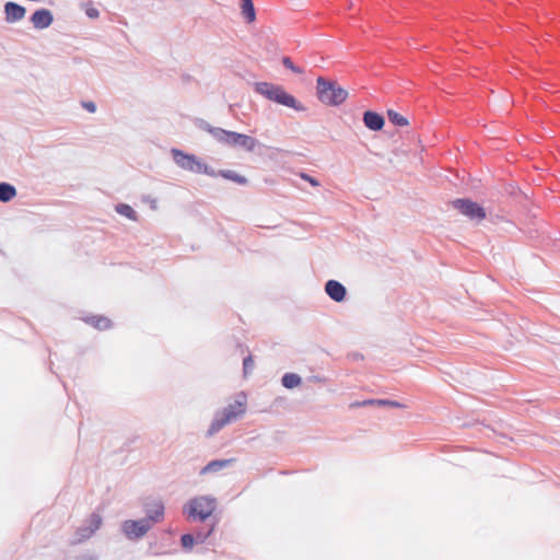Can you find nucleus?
Instances as JSON below:
<instances>
[{
	"label": "nucleus",
	"mask_w": 560,
	"mask_h": 560,
	"mask_svg": "<svg viewBox=\"0 0 560 560\" xmlns=\"http://www.w3.org/2000/svg\"><path fill=\"white\" fill-rule=\"evenodd\" d=\"M194 124L198 129L208 132L215 141L226 147L241 148L246 152H254L260 144L254 137L226 130L221 127H213L202 118H196Z\"/></svg>",
	"instance_id": "obj_1"
},
{
	"label": "nucleus",
	"mask_w": 560,
	"mask_h": 560,
	"mask_svg": "<svg viewBox=\"0 0 560 560\" xmlns=\"http://www.w3.org/2000/svg\"><path fill=\"white\" fill-rule=\"evenodd\" d=\"M254 91L270 102L292 108L296 112H305L306 107L292 94L288 93L282 85L271 82H255Z\"/></svg>",
	"instance_id": "obj_2"
},
{
	"label": "nucleus",
	"mask_w": 560,
	"mask_h": 560,
	"mask_svg": "<svg viewBox=\"0 0 560 560\" xmlns=\"http://www.w3.org/2000/svg\"><path fill=\"white\" fill-rule=\"evenodd\" d=\"M316 95L320 103L328 106H339L348 97V91L337 81L318 77L316 79Z\"/></svg>",
	"instance_id": "obj_3"
},
{
	"label": "nucleus",
	"mask_w": 560,
	"mask_h": 560,
	"mask_svg": "<svg viewBox=\"0 0 560 560\" xmlns=\"http://www.w3.org/2000/svg\"><path fill=\"white\" fill-rule=\"evenodd\" d=\"M171 154L175 164L182 170L195 174L214 175V168L200 160L196 154L175 148L171 150Z\"/></svg>",
	"instance_id": "obj_4"
},
{
	"label": "nucleus",
	"mask_w": 560,
	"mask_h": 560,
	"mask_svg": "<svg viewBox=\"0 0 560 560\" xmlns=\"http://www.w3.org/2000/svg\"><path fill=\"white\" fill-rule=\"evenodd\" d=\"M246 411L244 402L236 400L234 404H230L223 410L215 412L208 430L207 436H212L221 431L226 424L236 420L243 416Z\"/></svg>",
	"instance_id": "obj_5"
},
{
	"label": "nucleus",
	"mask_w": 560,
	"mask_h": 560,
	"mask_svg": "<svg viewBox=\"0 0 560 560\" xmlns=\"http://www.w3.org/2000/svg\"><path fill=\"white\" fill-rule=\"evenodd\" d=\"M215 510V499L211 497H197L188 501L184 511L189 517L205 522Z\"/></svg>",
	"instance_id": "obj_6"
},
{
	"label": "nucleus",
	"mask_w": 560,
	"mask_h": 560,
	"mask_svg": "<svg viewBox=\"0 0 560 560\" xmlns=\"http://www.w3.org/2000/svg\"><path fill=\"white\" fill-rule=\"evenodd\" d=\"M452 207L470 220L481 221L486 219L485 208L469 198H457L452 201Z\"/></svg>",
	"instance_id": "obj_7"
},
{
	"label": "nucleus",
	"mask_w": 560,
	"mask_h": 560,
	"mask_svg": "<svg viewBox=\"0 0 560 560\" xmlns=\"http://www.w3.org/2000/svg\"><path fill=\"white\" fill-rule=\"evenodd\" d=\"M151 529V524L148 520H127L120 525V530L129 540H137L142 538Z\"/></svg>",
	"instance_id": "obj_8"
},
{
	"label": "nucleus",
	"mask_w": 560,
	"mask_h": 560,
	"mask_svg": "<svg viewBox=\"0 0 560 560\" xmlns=\"http://www.w3.org/2000/svg\"><path fill=\"white\" fill-rule=\"evenodd\" d=\"M30 22L36 30L48 28L54 22V14L49 9L40 8L35 10L30 16Z\"/></svg>",
	"instance_id": "obj_9"
},
{
	"label": "nucleus",
	"mask_w": 560,
	"mask_h": 560,
	"mask_svg": "<svg viewBox=\"0 0 560 560\" xmlns=\"http://www.w3.org/2000/svg\"><path fill=\"white\" fill-rule=\"evenodd\" d=\"M102 516L93 512L86 523L78 528V535L80 540L90 538L102 525Z\"/></svg>",
	"instance_id": "obj_10"
},
{
	"label": "nucleus",
	"mask_w": 560,
	"mask_h": 560,
	"mask_svg": "<svg viewBox=\"0 0 560 560\" xmlns=\"http://www.w3.org/2000/svg\"><path fill=\"white\" fill-rule=\"evenodd\" d=\"M26 9L13 1L4 3V21L9 24H14L24 19Z\"/></svg>",
	"instance_id": "obj_11"
},
{
	"label": "nucleus",
	"mask_w": 560,
	"mask_h": 560,
	"mask_svg": "<svg viewBox=\"0 0 560 560\" xmlns=\"http://www.w3.org/2000/svg\"><path fill=\"white\" fill-rule=\"evenodd\" d=\"M325 292L334 302L337 303L343 302L347 298V289L338 280H328L325 283Z\"/></svg>",
	"instance_id": "obj_12"
},
{
	"label": "nucleus",
	"mask_w": 560,
	"mask_h": 560,
	"mask_svg": "<svg viewBox=\"0 0 560 560\" xmlns=\"http://www.w3.org/2000/svg\"><path fill=\"white\" fill-rule=\"evenodd\" d=\"M363 122L364 126L372 130V131H380L383 129L385 125V119L383 115L373 112V110H365L363 113Z\"/></svg>",
	"instance_id": "obj_13"
},
{
	"label": "nucleus",
	"mask_w": 560,
	"mask_h": 560,
	"mask_svg": "<svg viewBox=\"0 0 560 560\" xmlns=\"http://www.w3.org/2000/svg\"><path fill=\"white\" fill-rule=\"evenodd\" d=\"M236 462L235 458H223L210 460L206 466L200 469V475H208L219 472L222 469L231 467Z\"/></svg>",
	"instance_id": "obj_14"
},
{
	"label": "nucleus",
	"mask_w": 560,
	"mask_h": 560,
	"mask_svg": "<svg viewBox=\"0 0 560 560\" xmlns=\"http://www.w3.org/2000/svg\"><path fill=\"white\" fill-rule=\"evenodd\" d=\"M164 504L161 501H154L152 505L145 508V517L143 520H148L151 525L159 523L164 517Z\"/></svg>",
	"instance_id": "obj_15"
},
{
	"label": "nucleus",
	"mask_w": 560,
	"mask_h": 560,
	"mask_svg": "<svg viewBox=\"0 0 560 560\" xmlns=\"http://www.w3.org/2000/svg\"><path fill=\"white\" fill-rule=\"evenodd\" d=\"M209 176L210 177L220 176V177H223L224 179L234 182L238 185H246L248 183V179L245 176H243L232 170H219V171L214 170V175H209Z\"/></svg>",
	"instance_id": "obj_16"
},
{
	"label": "nucleus",
	"mask_w": 560,
	"mask_h": 560,
	"mask_svg": "<svg viewBox=\"0 0 560 560\" xmlns=\"http://www.w3.org/2000/svg\"><path fill=\"white\" fill-rule=\"evenodd\" d=\"M83 320L98 330H106L112 327V320L103 315L88 316Z\"/></svg>",
	"instance_id": "obj_17"
},
{
	"label": "nucleus",
	"mask_w": 560,
	"mask_h": 560,
	"mask_svg": "<svg viewBox=\"0 0 560 560\" xmlns=\"http://www.w3.org/2000/svg\"><path fill=\"white\" fill-rule=\"evenodd\" d=\"M364 406H380V407H394L400 408L402 404L390 399H366L361 402L353 404L352 407H364Z\"/></svg>",
	"instance_id": "obj_18"
},
{
	"label": "nucleus",
	"mask_w": 560,
	"mask_h": 560,
	"mask_svg": "<svg viewBox=\"0 0 560 560\" xmlns=\"http://www.w3.org/2000/svg\"><path fill=\"white\" fill-rule=\"evenodd\" d=\"M16 196V188L5 182L0 183V201L1 202H9Z\"/></svg>",
	"instance_id": "obj_19"
},
{
	"label": "nucleus",
	"mask_w": 560,
	"mask_h": 560,
	"mask_svg": "<svg viewBox=\"0 0 560 560\" xmlns=\"http://www.w3.org/2000/svg\"><path fill=\"white\" fill-rule=\"evenodd\" d=\"M241 9L244 19L252 23L256 20V11L253 0H241Z\"/></svg>",
	"instance_id": "obj_20"
},
{
	"label": "nucleus",
	"mask_w": 560,
	"mask_h": 560,
	"mask_svg": "<svg viewBox=\"0 0 560 560\" xmlns=\"http://www.w3.org/2000/svg\"><path fill=\"white\" fill-rule=\"evenodd\" d=\"M302 383V377L296 373H285L281 377V384L287 389H293Z\"/></svg>",
	"instance_id": "obj_21"
},
{
	"label": "nucleus",
	"mask_w": 560,
	"mask_h": 560,
	"mask_svg": "<svg viewBox=\"0 0 560 560\" xmlns=\"http://www.w3.org/2000/svg\"><path fill=\"white\" fill-rule=\"evenodd\" d=\"M214 525L197 529L192 533L196 544H203L213 533Z\"/></svg>",
	"instance_id": "obj_22"
},
{
	"label": "nucleus",
	"mask_w": 560,
	"mask_h": 560,
	"mask_svg": "<svg viewBox=\"0 0 560 560\" xmlns=\"http://www.w3.org/2000/svg\"><path fill=\"white\" fill-rule=\"evenodd\" d=\"M387 118H388L389 122L393 124L394 126L404 127L409 124L408 119L405 116L400 115L399 113L395 112L394 109L387 110Z\"/></svg>",
	"instance_id": "obj_23"
},
{
	"label": "nucleus",
	"mask_w": 560,
	"mask_h": 560,
	"mask_svg": "<svg viewBox=\"0 0 560 560\" xmlns=\"http://www.w3.org/2000/svg\"><path fill=\"white\" fill-rule=\"evenodd\" d=\"M116 211L130 220L137 219V212L133 210L131 206L127 203H118L116 206Z\"/></svg>",
	"instance_id": "obj_24"
},
{
	"label": "nucleus",
	"mask_w": 560,
	"mask_h": 560,
	"mask_svg": "<svg viewBox=\"0 0 560 560\" xmlns=\"http://www.w3.org/2000/svg\"><path fill=\"white\" fill-rule=\"evenodd\" d=\"M196 544L192 533L183 534L180 536V545L184 550H191Z\"/></svg>",
	"instance_id": "obj_25"
},
{
	"label": "nucleus",
	"mask_w": 560,
	"mask_h": 560,
	"mask_svg": "<svg viewBox=\"0 0 560 560\" xmlns=\"http://www.w3.org/2000/svg\"><path fill=\"white\" fill-rule=\"evenodd\" d=\"M282 65H283L287 69L291 70V71H292V72H294V73L300 74V73H302V72H303V70H302L301 68L296 67V66L293 63L292 59H291L290 57H288V56H284V57L282 58Z\"/></svg>",
	"instance_id": "obj_26"
},
{
	"label": "nucleus",
	"mask_w": 560,
	"mask_h": 560,
	"mask_svg": "<svg viewBox=\"0 0 560 560\" xmlns=\"http://www.w3.org/2000/svg\"><path fill=\"white\" fill-rule=\"evenodd\" d=\"M254 370V359L252 354H248L243 360V372L244 375H248Z\"/></svg>",
	"instance_id": "obj_27"
},
{
	"label": "nucleus",
	"mask_w": 560,
	"mask_h": 560,
	"mask_svg": "<svg viewBox=\"0 0 560 560\" xmlns=\"http://www.w3.org/2000/svg\"><path fill=\"white\" fill-rule=\"evenodd\" d=\"M301 178L308 182L313 187L319 186V182L315 177H313L306 173H301Z\"/></svg>",
	"instance_id": "obj_28"
},
{
	"label": "nucleus",
	"mask_w": 560,
	"mask_h": 560,
	"mask_svg": "<svg viewBox=\"0 0 560 560\" xmlns=\"http://www.w3.org/2000/svg\"><path fill=\"white\" fill-rule=\"evenodd\" d=\"M82 107L86 109L89 113H95L96 112V104L92 101H85L82 102Z\"/></svg>",
	"instance_id": "obj_29"
},
{
	"label": "nucleus",
	"mask_w": 560,
	"mask_h": 560,
	"mask_svg": "<svg viewBox=\"0 0 560 560\" xmlns=\"http://www.w3.org/2000/svg\"><path fill=\"white\" fill-rule=\"evenodd\" d=\"M85 14L90 18V19H96L100 16V11L94 8V7H90V8H86L85 10Z\"/></svg>",
	"instance_id": "obj_30"
},
{
	"label": "nucleus",
	"mask_w": 560,
	"mask_h": 560,
	"mask_svg": "<svg viewBox=\"0 0 560 560\" xmlns=\"http://www.w3.org/2000/svg\"><path fill=\"white\" fill-rule=\"evenodd\" d=\"M307 381L312 383H326L327 380L322 375H312L307 378Z\"/></svg>",
	"instance_id": "obj_31"
},
{
	"label": "nucleus",
	"mask_w": 560,
	"mask_h": 560,
	"mask_svg": "<svg viewBox=\"0 0 560 560\" xmlns=\"http://www.w3.org/2000/svg\"><path fill=\"white\" fill-rule=\"evenodd\" d=\"M75 560H95V559L91 556H81V557H78Z\"/></svg>",
	"instance_id": "obj_32"
}]
</instances>
